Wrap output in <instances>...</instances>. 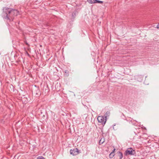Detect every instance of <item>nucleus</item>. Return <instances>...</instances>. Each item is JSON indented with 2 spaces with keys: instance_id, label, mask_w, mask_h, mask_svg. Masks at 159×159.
<instances>
[{
  "instance_id": "dca6fc26",
  "label": "nucleus",
  "mask_w": 159,
  "mask_h": 159,
  "mask_svg": "<svg viewBox=\"0 0 159 159\" xmlns=\"http://www.w3.org/2000/svg\"><path fill=\"white\" fill-rule=\"evenodd\" d=\"M65 73H67L68 74V71H67V70H66Z\"/></svg>"
},
{
  "instance_id": "9b49d317",
  "label": "nucleus",
  "mask_w": 159,
  "mask_h": 159,
  "mask_svg": "<svg viewBox=\"0 0 159 159\" xmlns=\"http://www.w3.org/2000/svg\"><path fill=\"white\" fill-rule=\"evenodd\" d=\"M114 155H115L114 154L111 153L109 155V157L110 158H111L113 157L114 156Z\"/></svg>"
},
{
  "instance_id": "20e7f679",
  "label": "nucleus",
  "mask_w": 159,
  "mask_h": 159,
  "mask_svg": "<svg viewBox=\"0 0 159 159\" xmlns=\"http://www.w3.org/2000/svg\"><path fill=\"white\" fill-rule=\"evenodd\" d=\"M79 153V150L77 148H74L73 149H71L70 150V154L73 156L76 155Z\"/></svg>"
},
{
  "instance_id": "f03ea898",
  "label": "nucleus",
  "mask_w": 159,
  "mask_h": 159,
  "mask_svg": "<svg viewBox=\"0 0 159 159\" xmlns=\"http://www.w3.org/2000/svg\"><path fill=\"white\" fill-rule=\"evenodd\" d=\"M135 154V151L131 148H128L125 152V155L126 156L128 155H133Z\"/></svg>"
},
{
  "instance_id": "6e6552de",
  "label": "nucleus",
  "mask_w": 159,
  "mask_h": 159,
  "mask_svg": "<svg viewBox=\"0 0 159 159\" xmlns=\"http://www.w3.org/2000/svg\"><path fill=\"white\" fill-rule=\"evenodd\" d=\"M104 142V138H102L99 140V143L100 145L102 144Z\"/></svg>"
},
{
  "instance_id": "0eeeda50",
  "label": "nucleus",
  "mask_w": 159,
  "mask_h": 159,
  "mask_svg": "<svg viewBox=\"0 0 159 159\" xmlns=\"http://www.w3.org/2000/svg\"><path fill=\"white\" fill-rule=\"evenodd\" d=\"M118 157H119V159H122L123 157V154L121 152L118 151L117 152Z\"/></svg>"
},
{
  "instance_id": "a211bd4d",
  "label": "nucleus",
  "mask_w": 159,
  "mask_h": 159,
  "mask_svg": "<svg viewBox=\"0 0 159 159\" xmlns=\"http://www.w3.org/2000/svg\"><path fill=\"white\" fill-rule=\"evenodd\" d=\"M35 94H36V95H38V93H37V92L36 93H35Z\"/></svg>"
},
{
  "instance_id": "423d86ee",
  "label": "nucleus",
  "mask_w": 159,
  "mask_h": 159,
  "mask_svg": "<svg viewBox=\"0 0 159 159\" xmlns=\"http://www.w3.org/2000/svg\"><path fill=\"white\" fill-rule=\"evenodd\" d=\"M61 87V85L60 83H57L55 85V89H56L57 91L60 90Z\"/></svg>"
},
{
  "instance_id": "9d476101",
  "label": "nucleus",
  "mask_w": 159,
  "mask_h": 159,
  "mask_svg": "<svg viewBox=\"0 0 159 159\" xmlns=\"http://www.w3.org/2000/svg\"><path fill=\"white\" fill-rule=\"evenodd\" d=\"M94 3H103V2L102 1H99V0H94Z\"/></svg>"
},
{
  "instance_id": "2eb2a0df",
  "label": "nucleus",
  "mask_w": 159,
  "mask_h": 159,
  "mask_svg": "<svg viewBox=\"0 0 159 159\" xmlns=\"http://www.w3.org/2000/svg\"><path fill=\"white\" fill-rule=\"evenodd\" d=\"M11 86H12V88H13V86L12 85H11ZM11 91H13V88H12V89H11Z\"/></svg>"
},
{
  "instance_id": "7ed1b4c3",
  "label": "nucleus",
  "mask_w": 159,
  "mask_h": 159,
  "mask_svg": "<svg viewBox=\"0 0 159 159\" xmlns=\"http://www.w3.org/2000/svg\"><path fill=\"white\" fill-rule=\"evenodd\" d=\"M98 122L102 123V124L104 125L106 121V118L104 116H99L97 118Z\"/></svg>"
},
{
  "instance_id": "4468645a",
  "label": "nucleus",
  "mask_w": 159,
  "mask_h": 159,
  "mask_svg": "<svg viewBox=\"0 0 159 159\" xmlns=\"http://www.w3.org/2000/svg\"><path fill=\"white\" fill-rule=\"evenodd\" d=\"M157 28H159V24L158 25H157Z\"/></svg>"
},
{
  "instance_id": "ddd939ff",
  "label": "nucleus",
  "mask_w": 159,
  "mask_h": 159,
  "mask_svg": "<svg viewBox=\"0 0 159 159\" xmlns=\"http://www.w3.org/2000/svg\"><path fill=\"white\" fill-rule=\"evenodd\" d=\"M115 149L114 148L113 150H112L111 153L114 154V152H115Z\"/></svg>"
},
{
  "instance_id": "f3484780",
  "label": "nucleus",
  "mask_w": 159,
  "mask_h": 159,
  "mask_svg": "<svg viewBox=\"0 0 159 159\" xmlns=\"http://www.w3.org/2000/svg\"><path fill=\"white\" fill-rule=\"evenodd\" d=\"M25 44H26V45H29L28 44V43H27V42H25Z\"/></svg>"
},
{
  "instance_id": "6ab92c4d",
  "label": "nucleus",
  "mask_w": 159,
  "mask_h": 159,
  "mask_svg": "<svg viewBox=\"0 0 159 159\" xmlns=\"http://www.w3.org/2000/svg\"><path fill=\"white\" fill-rule=\"evenodd\" d=\"M38 92L39 93L40 92L38 90Z\"/></svg>"
},
{
  "instance_id": "f8f14e48",
  "label": "nucleus",
  "mask_w": 159,
  "mask_h": 159,
  "mask_svg": "<svg viewBox=\"0 0 159 159\" xmlns=\"http://www.w3.org/2000/svg\"><path fill=\"white\" fill-rule=\"evenodd\" d=\"M37 159H45L44 157L42 156H39L37 158Z\"/></svg>"
},
{
  "instance_id": "f257e3e1",
  "label": "nucleus",
  "mask_w": 159,
  "mask_h": 159,
  "mask_svg": "<svg viewBox=\"0 0 159 159\" xmlns=\"http://www.w3.org/2000/svg\"><path fill=\"white\" fill-rule=\"evenodd\" d=\"M3 18L10 21L13 20L14 17L19 14L18 11L16 9L4 7L3 9Z\"/></svg>"
},
{
  "instance_id": "1a4fd4ad",
  "label": "nucleus",
  "mask_w": 159,
  "mask_h": 159,
  "mask_svg": "<svg viewBox=\"0 0 159 159\" xmlns=\"http://www.w3.org/2000/svg\"><path fill=\"white\" fill-rule=\"evenodd\" d=\"M110 115V112L109 111H107L105 114V117L106 118L107 116H109Z\"/></svg>"
},
{
  "instance_id": "39448f33",
  "label": "nucleus",
  "mask_w": 159,
  "mask_h": 159,
  "mask_svg": "<svg viewBox=\"0 0 159 159\" xmlns=\"http://www.w3.org/2000/svg\"><path fill=\"white\" fill-rule=\"evenodd\" d=\"M49 89L48 85L44 86L43 88V92H44L46 94L48 93L49 91Z\"/></svg>"
}]
</instances>
